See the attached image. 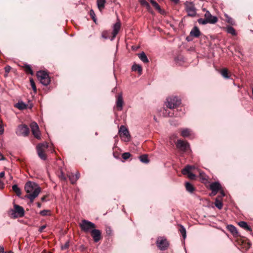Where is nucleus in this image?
Here are the masks:
<instances>
[{
    "mask_svg": "<svg viewBox=\"0 0 253 253\" xmlns=\"http://www.w3.org/2000/svg\"><path fill=\"white\" fill-rule=\"evenodd\" d=\"M166 106L170 109H172L178 106L181 103V100L177 97L173 96L167 99ZM163 114L165 117H181V114L177 111L174 113L173 110H165Z\"/></svg>",
    "mask_w": 253,
    "mask_h": 253,
    "instance_id": "nucleus-1",
    "label": "nucleus"
},
{
    "mask_svg": "<svg viewBox=\"0 0 253 253\" xmlns=\"http://www.w3.org/2000/svg\"><path fill=\"white\" fill-rule=\"evenodd\" d=\"M25 190L28 194L25 197L29 199L31 202H33L41 192V189L36 183L28 181L25 184Z\"/></svg>",
    "mask_w": 253,
    "mask_h": 253,
    "instance_id": "nucleus-2",
    "label": "nucleus"
},
{
    "mask_svg": "<svg viewBox=\"0 0 253 253\" xmlns=\"http://www.w3.org/2000/svg\"><path fill=\"white\" fill-rule=\"evenodd\" d=\"M8 214L11 217L13 218L18 217H21L24 215V210L22 207L15 204L14 208L9 211Z\"/></svg>",
    "mask_w": 253,
    "mask_h": 253,
    "instance_id": "nucleus-3",
    "label": "nucleus"
},
{
    "mask_svg": "<svg viewBox=\"0 0 253 253\" xmlns=\"http://www.w3.org/2000/svg\"><path fill=\"white\" fill-rule=\"evenodd\" d=\"M80 227L83 232L90 233L96 226L93 223L88 220L83 219L80 223Z\"/></svg>",
    "mask_w": 253,
    "mask_h": 253,
    "instance_id": "nucleus-4",
    "label": "nucleus"
},
{
    "mask_svg": "<svg viewBox=\"0 0 253 253\" xmlns=\"http://www.w3.org/2000/svg\"><path fill=\"white\" fill-rule=\"evenodd\" d=\"M37 77L40 83L46 86L50 83V79L48 74L45 71H39L37 73Z\"/></svg>",
    "mask_w": 253,
    "mask_h": 253,
    "instance_id": "nucleus-5",
    "label": "nucleus"
},
{
    "mask_svg": "<svg viewBox=\"0 0 253 253\" xmlns=\"http://www.w3.org/2000/svg\"><path fill=\"white\" fill-rule=\"evenodd\" d=\"M48 147V145L46 142L40 143L36 147L38 155L42 160H45L46 159V155L45 154V151L47 149Z\"/></svg>",
    "mask_w": 253,
    "mask_h": 253,
    "instance_id": "nucleus-6",
    "label": "nucleus"
},
{
    "mask_svg": "<svg viewBox=\"0 0 253 253\" xmlns=\"http://www.w3.org/2000/svg\"><path fill=\"white\" fill-rule=\"evenodd\" d=\"M184 5L187 15L190 17H195L196 15V9L194 4L192 2L186 1Z\"/></svg>",
    "mask_w": 253,
    "mask_h": 253,
    "instance_id": "nucleus-7",
    "label": "nucleus"
},
{
    "mask_svg": "<svg viewBox=\"0 0 253 253\" xmlns=\"http://www.w3.org/2000/svg\"><path fill=\"white\" fill-rule=\"evenodd\" d=\"M119 131L120 136L123 141L125 142H128L130 140V136L129 131L125 126H121Z\"/></svg>",
    "mask_w": 253,
    "mask_h": 253,
    "instance_id": "nucleus-8",
    "label": "nucleus"
},
{
    "mask_svg": "<svg viewBox=\"0 0 253 253\" xmlns=\"http://www.w3.org/2000/svg\"><path fill=\"white\" fill-rule=\"evenodd\" d=\"M29 128L25 125H20L17 126L16 133L18 136H27L29 133Z\"/></svg>",
    "mask_w": 253,
    "mask_h": 253,
    "instance_id": "nucleus-9",
    "label": "nucleus"
},
{
    "mask_svg": "<svg viewBox=\"0 0 253 253\" xmlns=\"http://www.w3.org/2000/svg\"><path fill=\"white\" fill-rule=\"evenodd\" d=\"M158 247L162 251L167 250L168 248L169 243L167 240L164 237H160L157 239L156 242Z\"/></svg>",
    "mask_w": 253,
    "mask_h": 253,
    "instance_id": "nucleus-10",
    "label": "nucleus"
},
{
    "mask_svg": "<svg viewBox=\"0 0 253 253\" xmlns=\"http://www.w3.org/2000/svg\"><path fill=\"white\" fill-rule=\"evenodd\" d=\"M30 126L32 134L34 137L38 139H40L41 137V134L38 124L34 122L31 123Z\"/></svg>",
    "mask_w": 253,
    "mask_h": 253,
    "instance_id": "nucleus-11",
    "label": "nucleus"
},
{
    "mask_svg": "<svg viewBox=\"0 0 253 253\" xmlns=\"http://www.w3.org/2000/svg\"><path fill=\"white\" fill-rule=\"evenodd\" d=\"M194 168V166L187 165L182 170V173L183 175H187L188 177L190 179H194L195 175L190 172V170Z\"/></svg>",
    "mask_w": 253,
    "mask_h": 253,
    "instance_id": "nucleus-12",
    "label": "nucleus"
},
{
    "mask_svg": "<svg viewBox=\"0 0 253 253\" xmlns=\"http://www.w3.org/2000/svg\"><path fill=\"white\" fill-rule=\"evenodd\" d=\"M176 147L182 151H186L189 148V144L186 141L178 140L176 143Z\"/></svg>",
    "mask_w": 253,
    "mask_h": 253,
    "instance_id": "nucleus-13",
    "label": "nucleus"
},
{
    "mask_svg": "<svg viewBox=\"0 0 253 253\" xmlns=\"http://www.w3.org/2000/svg\"><path fill=\"white\" fill-rule=\"evenodd\" d=\"M204 16L205 18L210 24H215L218 21L217 17L212 16L208 10L206 11Z\"/></svg>",
    "mask_w": 253,
    "mask_h": 253,
    "instance_id": "nucleus-14",
    "label": "nucleus"
},
{
    "mask_svg": "<svg viewBox=\"0 0 253 253\" xmlns=\"http://www.w3.org/2000/svg\"><path fill=\"white\" fill-rule=\"evenodd\" d=\"M210 189L212 191V194L215 195L218 191L221 190V186L219 182H214L211 184Z\"/></svg>",
    "mask_w": 253,
    "mask_h": 253,
    "instance_id": "nucleus-15",
    "label": "nucleus"
},
{
    "mask_svg": "<svg viewBox=\"0 0 253 253\" xmlns=\"http://www.w3.org/2000/svg\"><path fill=\"white\" fill-rule=\"evenodd\" d=\"M90 233L95 242H98L101 239V232L99 230L94 228Z\"/></svg>",
    "mask_w": 253,
    "mask_h": 253,
    "instance_id": "nucleus-16",
    "label": "nucleus"
},
{
    "mask_svg": "<svg viewBox=\"0 0 253 253\" xmlns=\"http://www.w3.org/2000/svg\"><path fill=\"white\" fill-rule=\"evenodd\" d=\"M120 28H121V24L119 22L116 23L114 25L113 27V31L112 33V37L111 38V41H113L115 39L116 35L119 33Z\"/></svg>",
    "mask_w": 253,
    "mask_h": 253,
    "instance_id": "nucleus-17",
    "label": "nucleus"
},
{
    "mask_svg": "<svg viewBox=\"0 0 253 253\" xmlns=\"http://www.w3.org/2000/svg\"><path fill=\"white\" fill-rule=\"evenodd\" d=\"M123 99L121 94H120L118 96L117 101H116V106L117 109L119 111H121L123 109Z\"/></svg>",
    "mask_w": 253,
    "mask_h": 253,
    "instance_id": "nucleus-18",
    "label": "nucleus"
},
{
    "mask_svg": "<svg viewBox=\"0 0 253 253\" xmlns=\"http://www.w3.org/2000/svg\"><path fill=\"white\" fill-rule=\"evenodd\" d=\"M201 32L199 29L195 26L192 30L191 31L190 33V35L191 36L194 37L195 38H198L200 36Z\"/></svg>",
    "mask_w": 253,
    "mask_h": 253,
    "instance_id": "nucleus-19",
    "label": "nucleus"
},
{
    "mask_svg": "<svg viewBox=\"0 0 253 253\" xmlns=\"http://www.w3.org/2000/svg\"><path fill=\"white\" fill-rule=\"evenodd\" d=\"M106 0H97V5L100 11L104 8Z\"/></svg>",
    "mask_w": 253,
    "mask_h": 253,
    "instance_id": "nucleus-20",
    "label": "nucleus"
},
{
    "mask_svg": "<svg viewBox=\"0 0 253 253\" xmlns=\"http://www.w3.org/2000/svg\"><path fill=\"white\" fill-rule=\"evenodd\" d=\"M238 224L241 227L244 228L246 231H252L251 228L248 225L247 223L245 221H240L239 222Z\"/></svg>",
    "mask_w": 253,
    "mask_h": 253,
    "instance_id": "nucleus-21",
    "label": "nucleus"
},
{
    "mask_svg": "<svg viewBox=\"0 0 253 253\" xmlns=\"http://www.w3.org/2000/svg\"><path fill=\"white\" fill-rule=\"evenodd\" d=\"M228 230L234 235L237 236L238 235V231L237 228L232 225H229L227 226Z\"/></svg>",
    "mask_w": 253,
    "mask_h": 253,
    "instance_id": "nucleus-22",
    "label": "nucleus"
},
{
    "mask_svg": "<svg viewBox=\"0 0 253 253\" xmlns=\"http://www.w3.org/2000/svg\"><path fill=\"white\" fill-rule=\"evenodd\" d=\"M191 134V130L189 128H183L181 130V135L184 137H188Z\"/></svg>",
    "mask_w": 253,
    "mask_h": 253,
    "instance_id": "nucleus-23",
    "label": "nucleus"
},
{
    "mask_svg": "<svg viewBox=\"0 0 253 253\" xmlns=\"http://www.w3.org/2000/svg\"><path fill=\"white\" fill-rule=\"evenodd\" d=\"M138 57L139 59L144 63H146L149 62V60L146 55V54L144 52H142L141 53L138 54Z\"/></svg>",
    "mask_w": 253,
    "mask_h": 253,
    "instance_id": "nucleus-24",
    "label": "nucleus"
},
{
    "mask_svg": "<svg viewBox=\"0 0 253 253\" xmlns=\"http://www.w3.org/2000/svg\"><path fill=\"white\" fill-rule=\"evenodd\" d=\"M185 186L186 190L190 192V193H193L195 190V188L194 186L189 182H186L185 183Z\"/></svg>",
    "mask_w": 253,
    "mask_h": 253,
    "instance_id": "nucleus-25",
    "label": "nucleus"
},
{
    "mask_svg": "<svg viewBox=\"0 0 253 253\" xmlns=\"http://www.w3.org/2000/svg\"><path fill=\"white\" fill-rule=\"evenodd\" d=\"M214 204L216 207L218 209L220 210L222 208L223 204L221 201V199H219L218 198H216Z\"/></svg>",
    "mask_w": 253,
    "mask_h": 253,
    "instance_id": "nucleus-26",
    "label": "nucleus"
},
{
    "mask_svg": "<svg viewBox=\"0 0 253 253\" xmlns=\"http://www.w3.org/2000/svg\"><path fill=\"white\" fill-rule=\"evenodd\" d=\"M27 104L23 102L22 101L18 102L16 105L15 107L19 110H23L27 108Z\"/></svg>",
    "mask_w": 253,
    "mask_h": 253,
    "instance_id": "nucleus-27",
    "label": "nucleus"
},
{
    "mask_svg": "<svg viewBox=\"0 0 253 253\" xmlns=\"http://www.w3.org/2000/svg\"><path fill=\"white\" fill-rule=\"evenodd\" d=\"M132 70L133 71H138L140 74L142 71V67L139 65L134 64L132 66Z\"/></svg>",
    "mask_w": 253,
    "mask_h": 253,
    "instance_id": "nucleus-28",
    "label": "nucleus"
},
{
    "mask_svg": "<svg viewBox=\"0 0 253 253\" xmlns=\"http://www.w3.org/2000/svg\"><path fill=\"white\" fill-rule=\"evenodd\" d=\"M12 189L17 196H19L21 195V190L16 184L13 185Z\"/></svg>",
    "mask_w": 253,
    "mask_h": 253,
    "instance_id": "nucleus-29",
    "label": "nucleus"
},
{
    "mask_svg": "<svg viewBox=\"0 0 253 253\" xmlns=\"http://www.w3.org/2000/svg\"><path fill=\"white\" fill-rule=\"evenodd\" d=\"M227 32L233 36L236 35V32L235 30L234 29V28L230 26H229L227 27Z\"/></svg>",
    "mask_w": 253,
    "mask_h": 253,
    "instance_id": "nucleus-30",
    "label": "nucleus"
},
{
    "mask_svg": "<svg viewBox=\"0 0 253 253\" xmlns=\"http://www.w3.org/2000/svg\"><path fill=\"white\" fill-rule=\"evenodd\" d=\"M67 175L72 184H75L77 180L73 173H69Z\"/></svg>",
    "mask_w": 253,
    "mask_h": 253,
    "instance_id": "nucleus-31",
    "label": "nucleus"
},
{
    "mask_svg": "<svg viewBox=\"0 0 253 253\" xmlns=\"http://www.w3.org/2000/svg\"><path fill=\"white\" fill-rule=\"evenodd\" d=\"M179 232L181 234L183 239H185L186 237V229L183 226L180 225V229H179Z\"/></svg>",
    "mask_w": 253,
    "mask_h": 253,
    "instance_id": "nucleus-32",
    "label": "nucleus"
},
{
    "mask_svg": "<svg viewBox=\"0 0 253 253\" xmlns=\"http://www.w3.org/2000/svg\"><path fill=\"white\" fill-rule=\"evenodd\" d=\"M220 73L221 75L225 79H229L230 78V76H228V70L226 68L223 69L221 71Z\"/></svg>",
    "mask_w": 253,
    "mask_h": 253,
    "instance_id": "nucleus-33",
    "label": "nucleus"
},
{
    "mask_svg": "<svg viewBox=\"0 0 253 253\" xmlns=\"http://www.w3.org/2000/svg\"><path fill=\"white\" fill-rule=\"evenodd\" d=\"M139 159L140 161L144 163H148L149 162V160L148 158V156L146 155H143L139 157Z\"/></svg>",
    "mask_w": 253,
    "mask_h": 253,
    "instance_id": "nucleus-34",
    "label": "nucleus"
},
{
    "mask_svg": "<svg viewBox=\"0 0 253 253\" xmlns=\"http://www.w3.org/2000/svg\"><path fill=\"white\" fill-rule=\"evenodd\" d=\"M25 71L27 73L33 75V72L29 65H26L25 66Z\"/></svg>",
    "mask_w": 253,
    "mask_h": 253,
    "instance_id": "nucleus-35",
    "label": "nucleus"
},
{
    "mask_svg": "<svg viewBox=\"0 0 253 253\" xmlns=\"http://www.w3.org/2000/svg\"><path fill=\"white\" fill-rule=\"evenodd\" d=\"M150 2L153 5V6L157 10H161L160 6L154 0H150Z\"/></svg>",
    "mask_w": 253,
    "mask_h": 253,
    "instance_id": "nucleus-36",
    "label": "nucleus"
},
{
    "mask_svg": "<svg viewBox=\"0 0 253 253\" xmlns=\"http://www.w3.org/2000/svg\"><path fill=\"white\" fill-rule=\"evenodd\" d=\"M197 21L199 24L201 25H205L208 23H209L207 20L206 19V18H205L204 19L199 18L198 19Z\"/></svg>",
    "mask_w": 253,
    "mask_h": 253,
    "instance_id": "nucleus-37",
    "label": "nucleus"
},
{
    "mask_svg": "<svg viewBox=\"0 0 253 253\" xmlns=\"http://www.w3.org/2000/svg\"><path fill=\"white\" fill-rule=\"evenodd\" d=\"M30 82L31 85V87L32 88V89L35 92H37V88L36 86V84H35L34 81L32 78L30 79Z\"/></svg>",
    "mask_w": 253,
    "mask_h": 253,
    "instance_id": "nucleus-38",
    "label": "nucleus"
},
{
    "mask_svg": "<svg viewBox=\"0 0 253 253\" xmlns=\"http://www.w3.org/2000/svg\"><path fill=\"white\" fill-rule=\"evenodd\" d=\"M131 156V154L128 152H126L122 154V158L124 160H127Z\"/></svg>",
    "mask_w": 253,
    "mask_h": 253,
    "instance_id": "nucleus-39",
    "label": "nucleus"
},
{
    "mask_svg": "<svg viewBox=\"0 0 253 253\" xmlns=\"http://www.w3.org/2000/svg\"><path fill=\"white\" fill-rule=\"evenodd\" d=\"M11 69V68L9 66H6L5 67L4 70H5V74H4V77H6L7 76V74L10 72Z\"/></svg>",
    "mask_w": 253,
    "mask_h": 253,
    "instance_id": "nucleus-40",
    "label": "nucleus"
},
{
    "mask_svg": "<svg viewBox=\"0 0 253 253\" xmlns=\"http://www.w3.org/2000/svg\"><path fill=\"white\" fill-rule=\"evenodd\" d=\"M108 34H109L108 32L107 31H105L102 33L101 36H102V37L103 38H104V39H107L108 38Z\"/></svg>",
    "mask_w": 253,
    "mask_h": 253,
    "instance_id": "nucleus-41",
    "label": "nucleus"
},
{
    "mask_svg": "<svg viewBox=\"0 0 253 253\" xmlns=\"http://www.w3.org/2000/svg\"><path fill=\"white\" fill-rule=\"evenodd\" d=\"M70 246V242L68 241L65 243V244L62 246L61 248L62 250H66L69 248Z\"/></svg>",
    "mask_w": 253,
    "mask_h": 253,
    "instance_id": "nucleus-42",
    "label": "nucleus"
},
{
    "mask_svg": "<svg viewBox=\"0 0 253 253\" xmlns=\"http://www.w3.org/2000/svg\"><path fill=\"white\" fill-rule=\"evenodd\" d=\"M90 15L92 18V19H93V20L95 22L96 21V19L95 18V13L93 11V10H90Z\"/></svg>",
    "mask_w": 253,
    "mask_h": 253,
    "instance_id": "nucleus-43",
    "label": "nucleus"
},
{
    "mask_svg": "<svg viewBox=\"0 0 253 253\" xmlns=\"http://www.w3.org/2000/svg\"><path fill=\"white\" fill-rule=\"evenodd\" d=\"M49 211H48V210H43V211H41L40 213L41 215H42V216H45V215H47V213Z\"/></svg>",
    "mask_w": 253,
    "mask_h": 253,
    "instance_id": "nucleus-44",
    "label": "nucleus"
},
{
    "mask_svg": "<svg viewBox=\"0 0 253 253\" xmlns=\"http://www.w3.org/2000/svg\"><path fill=\"white\" fill-rule=\"evenodd\" d=\"M59 177L62 180H66V177L62 171L61 172V173L59 175Z\"/></svg>",
    "mask_w": 253,
    "mask_h": 253,
    "instance_id": "nucleus-45",
    "label": "nucleus"
},
{
    "mask_svg": "<svg viewBox=\"0 0 253 253\" xmlns=\"http://www.w3.org/2000/svg\"><path fill=\"white\" fill-rule=\"evenodd\" d=\"M224 196H225V193L224 191L222 190H221L220 191V195H219L217 198L221 199Z\"/></svg>",
    "mask_w": 253,
    "mask_h": 253,
    "instance_id": "nucleus-46",
    "label": "nucleus"
},
{
    "mask_svg": "<svg viewBox=\"0 0 253 253\" xmlns=\"http://www.w3.org/2000/svg\"><path fill=\"white\" fill-rule=\"evenodd\" d=\"M46 228V225H42L40 227L39 229V231L40 232H42L43 230Z\"/></svg>",
    "mask_w": 253,
    "mask_h": 253,
    "instance_id": "nucleus-47",
    "label": "nucleus"
},
{
    "mask_svg": "<svg viewBox=\"0 0 253 253\" xmlns=\"http://www.w3.org/2000/svg\"><path fill=\"white\" fill-rule=\"evenodd\" d=\"M140 3L142 5L145 6L148 2L146 0H143Z\"/></svg>",
    "mask_w": 253,
    "mask_h": 253,
    "instance_id": "nucleus-48",
    "label": "nucleus"
},
{
    "mask_svg": "<svg viewBox=\"0 0 253 253\" xmlns=\"http://www.w3.org/2000/svg\"><path fill=\"white\" fill-rule=\"evenodd\" d=\"M75 178H76V180H77L80 178V174L79 172L77 171L76 173V174H75Z\"/></svg>",
    "mask_w": 253,
    "mask_h": 253,
    "instance_id": "nucleus-49",
    "label": "nucleus"
},
{
    "mask_svg": "<svg viewBox=\"0 0 253 253\" xmlns=\"http://www.w3.org/2000/svg\"><path fill=\"white\" fill-rule=\"evenodd\" d=\"M227 22L231 24H233V20L231 18H229L227 20Z\"/></svg>",
    "mask_w": 253,
    "mask_h": 253,
    "instance_id": "nucleus-50",
    "label": "nucleus"
},
{
    "mask_svg": "<svg viewBox=\"0 0 253 253\" xmlns=\"http://www.w3.org/2000/svg\"><path fill=\"white\" fill-rule=\"evenodd\" d=\"M4 129L2 126L0 124V134H2L3 132Z\"/></svg>",
    "mask_w": 253,
    "mask_h": 253,
    "instance_id": "nucleus-51",
    "label": "nucleus"
},
{
    "mask_svg": "<svg viewBox=\"0 0 253 253\" xmlns=\"http://www.w3.org/2000/svg\"><path fill=\"white\" fill-rule=\"evenodd\" d=\"M146 8L148 10H150V9H151V6L149 4V3H148L147 4H146V5L145 6Z\"/></svg>",
    "mask_w": 253,
    "mask_h": 253,
    "instance_id": "nucleus-52",
    "label": "nucleus"
},
{
    "mask_svg": "<svg viewBox=\"0 0 253 253\" xmlns=\"http://www.w3.org/2000/svg\"><path fill=\"white\" fill-rule=\"evenodd\" d=\"M4 183L3 181L0 180V188L2 189L3 188Z\"/></svg>",
    "mask_w": 253,
    "mask_h": 253,
    "instance_id": "nucleus-53",
    "label": "nucleus"
},
{
    "mask_svg": "<svg viewBox=\"0 0 253 253\" xmlns=\"http://www.w3.org/2000/svg\"><path fill=\"white\" fill-rule=\"evenodd\" d=\"M5 173L3 171H2L0 173V178H3L4 176Z\"/></svg>",
    "mask_w": 253,
    "mask_h": 253,
    "instance_id": "nucleus-54",
    "label": "nucleus"
},
{
    "mask_svg": "<svg viewBox=\"0 0 253 253\" xmlns=\"http://www.w3.org/2000/svg\"><path fill=\"white\" fill-rule=\"evenodd\" d=\"M0 253H4V248L3 247L0 246Z\"/></svg>",
    "mask_w": 253,
    "mask_h": 253,
    "instance_id": "nucleus-55",
    "label": "nucleus"
},
{
    "mask_svg": "<svg viewBox=\"0 0 253 253\" xmlns=\"http://www.w3.org/2000/svg\"><path fill=\"white\" fill-rule=\"evenodd\" d=\"M3 160H4V157L2 154H0V161Z\"/></svg>",
    "mask_w": 253,
    "mask_h": 253,
    "instance_id": "nucleus-56",
    "label": "nucleus"
},
{
    "mask_svg": "<svg viewBox=\"0 0 253 253\" xmlns=\"http://www.w3.org/2000/svg\"><path fill=\"white\" fill-rule=\"evenodd\" d=\"M45 198H46V196H44L42 197L41 198L42 201L44 202L45 200Z\"/></svg>",
    "mask_w": 253,
    "mask_h": 253,
    "instance_id": "nucleus-57",
    "label": "nucleus"
},
{
    "mask_svg": "<svg viewBox=\"0 0 253 253\" xmlns=\"http://www.w3.org/2000/svg\"><path fill=\"white\" fill-rule=\"evenodd\" d=\"M37 205H38V208H41V204L40 203H38Z\"/></svg>",
    "mask_w": 253,
    "mask_h": 253,
    "instance_id": "nucleus-58",
    "label": "nucleus"
},
{
    "mask_svg": "<svg viewBox=\"0 0 253 253\" xmlns=\"http://www.w3.org/2000/svg\"><path fill=\"white\" fill-rule=\"evenodd\" d=\"M5 253H13L12 252H11V251H9L8 252H6Z\"/></svg>",
    "mask_w": 253,
    "mask_h": 253,
    "instance_id": "nucleus-59",
    "label": "nucleus"
},
{
    "mask_svg": "<svg viewBox=\"0 0 253 253\" xmlns=\"http://www.w3.org/2000/svg\"><path fill=\"white\" fill-rule=\"evenodd\" d=\"M187 39V40L188 41H190V40L188 39V37L187 38V39Z\"/></svg>",
    "mask_w": 253,
    "mask_h": 253,
    "instance_id": "nucleus-60",
    "label": "nucleus"
},
{
    "mask_svg": "<svg viewBox=\"0 0 253 253\" xmlns=\"http://www.w3.org/2000/svg\"><path fill=\"white\" fill-rule=\"evenodd\" d=\"M49 253H51V252H49Z\"/></svg>",
    "mask_w": 253,
    "mask_h": 253,
    "instance_id": "nucleus-61",
    "label": "nucleus"
}]
</instances>
